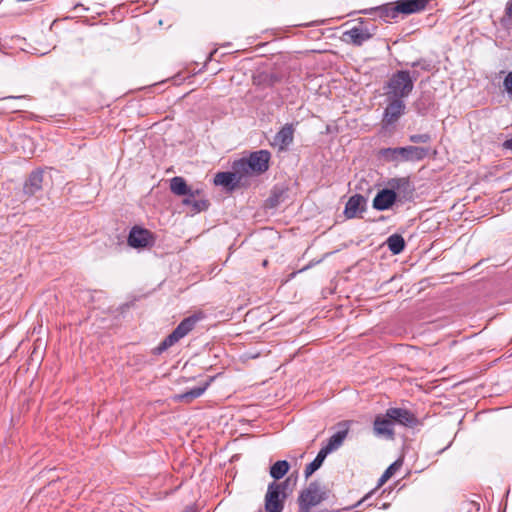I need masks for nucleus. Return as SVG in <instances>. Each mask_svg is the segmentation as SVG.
I'll use <instances>...</instances> for the list:
<instances>
[{"label": "nucleus", "instance_id": "19", "mask_svg": "<svg viewBox=\"0 0 512 512\" xmlns=\"http://www.w3.org/2000/svg\"><path fill=\"white\" fill-rule=\"evenodd\" d=\"M210 381L206 382L202 386H198L195 388L186 391L185 393L179 394L176 396V399L183 402H191L193 399L200 397L208 388Z\"/></svg>", "mask_w": 512, "mask_h": 512}, {"label": "nucleus", "instance_id": "10", "mask_svg": "<svg viewBox=\"0 0 512 512\" xmlns=\"http://www.w3.org/2000/svg\"><path fill=\"white\" fill-rule=\"evenodd\" d=\"M153 242L154 237L152 233L138 226L133 227L128 236V244L133 248H144L152 245Z\"/></svg>", "mask_w": 512, "mask_h": 512}, {"label": "nucleus", "instance_id": "4", "mask_svg": "<svg viewBox=\"0 0 512 512\" xmlns=\"http://www.w3.org/2000/svg\"><path fill=\"white\" fill-rule=\"evenodd\" d=\"M287 486V481L281 483L274 481L268 485L265 495L266 512H282L284 508V502L287 497Z\"/></svg>", "mask_w": 512, "mask_h": 512}, {"label": "nucleus", "instance_id": "8", "mask_svg": "<svg viewBox=\"0 0 512 512\" xmlns=\"http://www.w3.org/2000/svg\"><path fill=\"white\" fill-rule=\"evenodd\" d=\"M388 153H399L401 158L405 161H419L428 154V149L424 147L407 146L398 148H386L381 151L382 155H387Z\"/></svg>", "mask_w": 512, "mask_h": 512}, {"label": "nucleus", "instance_id": "20", "mask_svg": "<svg viewBox=\"0 0 512 512\" xmlns=\"http://www.w3.org/2000/svg\"><path fill=\"white\" fill-rule=\"evenodd\" d=\"M348 434V430H340L334 433L327 441L325 446L331 451L337 450L344 442Z\"/></svg>", "mask_w": 512, "mask_h": 512}, {"label": "nucleus", "instance_id": "29", "mask_svg": "<svg viewBox=\"0 0 512 512\" xmlns=\"http://www.w3.org/2000/svg\"><path fill=\"white\" fill-rule=\"evenodd\" d=\"M411 66L412 67H421V69L426 70V71H429L431 69V65L424 60L415 61V62L411 63Z\"/></svg>", "mask_w": 512, "mask_h": 512}, {"label": "nucleus", "instance_id": "22", "mask_svg": "<svg viewBox=\"0 0 512 512\" xmlns=\"http://www.w3.org/2000/svg\"><path fill=\"white\" fill-rule=\"evenodd\" d=\"M290 465L286 460H279L270 467V475L275 480L281 479L288 471Z\"/></svg>", "mask_w": 512, "mask_h": 512}, {"label": "nucleus", "instance_id": "5", "mask_svg": "<svg viewBox=\"0 0 512 512\" xmlns=\"http://www.w3.org/2000/svg\"><path fill=\"white\" fill-rule=\"evenodd\" d=\"M328 498V491L317 481L309 483L298 496L299 507L312 508Z\"/></svg>", "mask_w": 512, "mask_h": 512}, {"label": "nucleus", "instance_id": "1", "mask_svg": "<svg viewBox=\"0 0 512 512\" xmlns=\"http://www.w3.org/2000/svg\"><path fill=\"white\" fill-rule=\"evenodd\" d=\"M170 190L176 196L184 197L183 205L191 207L192 213H199L208 209L210 203L204 191L187 184L180 176L170 179Z\"/></svg>", "mask_w": 512, "mask_h": 512}, {"label": "nucleus", "instance_id": "35", "mask_svg": "<svg viewBox=\"0 0 512 512\" xmlns=\"http://www.w3.org/2000/svg\"><path fill=\"white\" fill-rule=\"evenodd\" d=\"M310 509L311 508L299 507V512H311Z\"/></svg>", "mask_w": 512, "mask_h": 512}, {"label": "nucleus", "instance_id": "34", "mask_svg": "<svg viewBox=\"0 0 512 512\" xmlns=\"http://www.w3.org/2000/svg\"><path fill=\"white\" fill-rule=\"evenodd\" d=\"M183 512H197V511H196L195 507H193V506H188V507H186V508L184 509V511H183Z\"/></svg>", "mask_w": 512, "mask_h": 512}, {"label": "nucleus", "instance_id": "27", "mask_svg": "<svg viewBox=\"0 0 512 512\" xmlns=\"http://www.w3.org/2000/svg\"><path fill=\"white\" fill-rule=\"evenodd\" d=\"M503 85L507 94L512 99V71L506 75Z\"/></svg>", "mask_w": 512, "mask_h": 512}, {"label": "nucleus", "instance_id": "32", "mask_svg": "<svg viewBox=\"0 0 512 512\" xmlns=\"http://www.w3.org/2000/svg\"><path fill=\"white\" fill-rule=\"evenodd\" d=\"M383 156L386 157V158L394 160V159H396L400 155H399V153H388L387 155H383Z\"/></svg>", "mask_w": 512, "mask_h": 512}, {"label": "nucleus", "instance_id": "33", "mask_svg": "<svg viewBox=\"0 0 512 512\" xmlns=\"http://www.w3.org/2000/svg\"><path fill=\"white\" fill-rule=\"evenodd\" d=\"M367 497H368V495H367V496H365L364 498H362L360 501H358L355 505H353V506H351V507H348V508H345V510H350V509H351V508H353V507H357V506H359L362 502H364V501L366 500V498H367Z\"/></svg>", "mask_w": 512, "mask_h": 512}, {"label": "nucleus", "instance_id": "13", "mask_svg": "<svg viewBox=\"0 0 512 512\" xmlns=\"http://www.w3.org/2000/svg\"><path fill=\"white\" fill-rule=\"evenodd\" d=\"M294 126L293 124H285L280 131L276 133L271 143L274 147H277L280 151H284L293 142L294 139Z\"/></svg>", "mask_w": 512, "mask_h": 512}, {"label": "nucleus", "instance_id": "25", "mask_svg": "<svg viewBox=\"0 0 512 512\" xmlns=\"http://www.w3.org/2000/svg\"><path fill=\"white\" fill-rule=\"evenodd\" d=\"M322 466V463H320L317 458H315L311 463H309L305 470L304 475L305 478L308 479L316 470H318Z\"/></svg>", "mask_w": 512, "mask_h": 512}, {"label": "nucleus", "instance_id": "26", "mask_svg": "<svg viewBox=\"0 0 512 512\" xmlns=\"http://www.w3.org/2000/svg\"><path fill=\"white\" fill-rule=\"evenodd\" d=\"M431 139L430 135L425 134H413L409 137V140L413 143H427Z\"/></svg>", "mask_w": 512, "mask_h": 512}, {"label": "nucleus", "instance_id": "2", "mask_svg": "<svg viewBox=\"0 0 512 512\" xmlns=\"http://www.w3.org/2000/svg\"><path fill=\"white\" fill-rule=\"evenodd\" d=\"M419 74H412L407 70H400L392 74L384 86V95L386 98L401 99L408 97L414 88V82Z\"/></svg>", "mask_w": 512, "mask_h": 512}, {"label": "nucleus", "instance_id": "17", "mask_svg": "<svg viewBox=\"0 0 512 512\" xmlns=\"http://www.w3.org/2000/svg\"><path fill=\"white\" fill-rule=\"evenodd\" d=\"M428 0H399L396 2V11L402 14L417 13L425 9Z\"/></svg>", "mask_w": 512, "mask_h": 512}, {"label": "nucleus", "instance_id": "6", "mask_svg": "<svg viewBox=\"0 0 512 512\" xmlns=\"http://www.w3.org/2000/svg\"><path fill=\"white\" fill-rule=\"evenodd\" d=\"M197 320L198 318L195 316H190L182 320L174 331L160 343L157 348L158 352H163L185 337L194 328Z\"/></svg>", "mask_w": 512, "mask_h": 512}, {"label": "nucleus", "instance_id": "7", "mask_svg": "<svg viewBox=\"0 0 512 512\" xmlns=\"http://www.w3.org/2000/svg\"><path fill=\"white\" fill-rule=\"evenodd\" d=\"M387 106L384 109L382 122L385 126L395 124L405 113L406 105L404 100L386 98Z\"/></svg>", "mask_w": 512, "mask_h": 512}, {"label": "nucleus", "instance_id": "16", "mask_svg": "<svg viewBox=\"0 0 512 512\" xmlns=\"http://www.w3.org/2000/svg\"><path fill=\"white\" fill-rule=\"evenodd\" d=\"M43 171H33L24 183L23 191L28 196H33L42 189Z\"/></svg>", "mask_w": 512, "mask_h": 512}, {"label": "nucleus", "instance_id": "30", "mask_svg": "<svg viewBox=\"0 0 512 512\" xmlns=\"http://www.w3.org/2000/svg\"><path fill=\"white\" fill-rule=\"evenodd\" d=\"M505 14L512 18V0L508 1L505 6Z\"/></svg>", "mask_w": 512, "mask_h": 512}, {"label": "nucleus", "instance_id": "31", "mask_svg": "<svg viewBox=\"0 0 512 512\" xmlns=\"http://www.w3.org/2000/svg\"><path fill=\"white\" fill-rule=\"evenodd\" d=\"M503 147L508 149V150H512V137L510 139H507L504 143H503Z\"/></svg>", "mask_w": 512, "mask_h": 512}, {"label": "nucleus", "instance_id": "36", "mask_svg": "<svg viewBox=\"0 0 512 512\" xmlns=\"http://www.w3.org/2000/svg\"><path fill=\"white\" fill-rule=\"evenodd\" d=\"M21 98H23V97L22 96H20V97L10 96V97L3 98V100H13V99H21Z\"/></svg>", "mask_w": 512, "mask_h": 512}, {"label": "nucleus", "instance_id": "18", "mask_svg": "<svg viewBox=\"0 0 512 512\" xmlns=\"http://www.w3.org/2000/svg\"><path fill=\"white\" fill-rule=\"evenodd\" d=\"M236 174L238 173L235 170L234 172H218L214 177V184L233 190L239 181Z\"/></svg>", "mask_w": 512, "mask_h": 512}, {"label": "nucleus", "instance_id": "28", "mask_svg": "<svg viewBox=\"0 0 512 512\" xmlns=\"http://www.w3.org/2000/svg\"><path fill=\"white\" fill-rule=\"evenodd\" d=\"M332 453L325 445L320 449V451L318 452L316 458L317 460L323 464L325 458L330 454Z\"/></svg>", "mask_w": 512, "mask_h": 512}, {"label": "nucleus", "instance_id": "23", "mask_svg": "<svg viewBox=\"0 0 512 512\" xmlns=\"http://www.w3.org/2000/svg\"><path fill=\"white\" fill-rule=\"evenodd\" d=\"M400 14V11H396V4L386 5L380 8V16L386 21H390L391 19H395Z\"/></svg>", "mask_w": 512, "mask_h": 512}, {"label": "nucleus", "instance_id": "11", "mask_svg": "<svg viewBox=\"0 0 512 512\" xmlns=\"http://www.w3.org/2000/svg\"><path fill=\"white\" fill-rule=\"evenodd\" d=\"M373 432L378 437L394 439V424L392 419L387 416V411L385 414H379L375 417Z\"/></svg>", "mask_w": 512, "mask_h": 512}, {"label": "nucleus", "instance_id": "9", "mask_svg": "<svg viewBox=\"0 0 512 512\" xmlns=\"http://www.w3.org/2000/svg\"><path fill=\"white\" fill-rule=\"evenodd\" d=\"M387 416L392 419L394 425L414 428L419 423L416 415L405 408H389L387 409Z\"/></svg>", "mask_w": 512, "mask_h": 512}, {"label": "nucleus", "instance_id": "12", "mask_svg": "<svg viewBox=\"0 0 512 512\" xmlns=\"http://www.w3.org/2000/svg\"><path fill=\"white\" fill-rule=\"evenodd\" d=\"M373 32L362 23L344 32V40L356 46L362 45L373 36Z\"/></svg>", "mask_w": 512, "mask_h": 512}, {"label": "nucleus", "instance_id": "15", "mask_svg": "<svg viewBox=\"0 0 512 512\" xmlns=\"http://www.w3.org/2000/svg\"><path fill=\"white\" fill-rule=\"evenodd\" d=\"M396 197V193L392 189H383L376 194L373 207L379 211L387 210L394 204Z\"/></svg>", "mask_w": 512, "mask_h": 512}, {"label": "nucleus", "instance_id": "24", "mask_svg": "<svg viewBox=\"0 0 512 512\" xmlns=\"http://www.w3.org/2000/svg\"><path fill=\"white\" fill-rule=\"evenodd\" d=\"M401 466V463L396 461L392 463L382 474V476L379 479V486L383 485L386 481H388L394 473L397 471V469Z\"/></svg>", "mask_w": 512, "mask_h": 512}, {"label": "nucleus", "instance_id": "3", "mask_svg": "<svg viewBox=\"0 0 512 512\" xmlns=\"http://www.w3.org/2000/svg\"><path fill=\"white\" fill-rule=\"evenodd\" d=\"M270 152L259 150L250 154L249 158H242L235 161L233 169L237 173L247 174L249 172L263 173L269 168Z\"/></svg>", "mask_w": 512, "mask_h": 512}, {"label": "nucleus", "instance_id": "21", "mask_svg": "<svg viewBox=\"0 0 512 512\" xmlns=\"http://www.w3.org/2000/svg\"><path fill=\"white\" fill-rule=\"evenodd\" d=\"M386 244L393 254L401 253L405 248V241L399 234H392L388 237Z\"/></svg>", "mask_w": 512, "mask_h": 512}, {"label": "nucleus", "instance_id": "14", "mask_svg": "<svg viewBox=\"0 0 512 512\" xmlns=\"http://www.w3.org/2000/svg\"><path fill=\"white\" fill-rule=\"evenodd\" d=\"M367 200L360 194L351 196L345 206L344 214L348 219L355 218L358 213L365 210Z\"/></svg>", "mask_w": 512, "mask_h": 512}]
</instances>
